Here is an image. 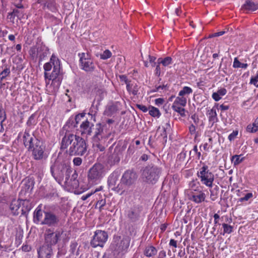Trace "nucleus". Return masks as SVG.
Listing matches in <instances>:
<instances>
[{"label":"nucleus","mask_w":258,"mask_h":258,"mask_svg":"<svg viewBox=\"0 0 258 258\" xmlns=\"http://www.w3.org/2000/svg\"><path fill=\"white\" fill-rule=\"evenodd\" d=\"M46 90L48 94L56 92L61 83L60 61L55 54H52L49 61L43 65Z\"/></svg>","instance_id":"f257e3e1"},{"label":"nucleus","mask_w":258,"mask_h":258,"mask_svg":"<svg viewBox=\"0 0 258 258\" xmlns=\"http://www.w3.org/2000/svg\"><path fill=\"white\" fill-rule=\"evenodd\" d=\"M70 146L68 152L70 155H83L87 151V146L84 139L72 134H66L61 143V149H66Z\"/></svg>","instance_id":"f03ea898"},{"label":"nucleus","mask_w":258,"mask_h":258,"mask_svg":"<svg viewBox=\"0 0 258 258\" xmlns=\"http://www.w3.org/2000/svg\"><path fill=\"white\" fill-rule=\"evenodd\" d=\"M160 170L156 167H147L142 171L141 178L143 182L148 184L156 183L158 178Z\"/></svg>","instance_id":"7ed1b4c3"},{"label":"nucleus","mask_w":258,"mask_h":258,"mask_svg":"<svg viewBox=\"0 0 258 258\" xmlns=\"http://www.w3.org/2000/svg\"><path fill=\"white\" fill-rule=\"evenodd\" d=\"M29 53L33 59L36 60L39 58V61H42L50 54L49 49L42 44H37L32 47Z\"/></svg>","instance_id":"20e7f679"},{"label":"nucleus","mask_w":258,"mask_h":258,"mask_svg":"<svg viewBox=\"0 0 258 258\" xmlns=\"http://www.w3.org/2000/svg\"><path fill=\"white\" fill-rule=\"evenodd\" d=\"M197 176L202 184L211 187L214 180V175L210 171L207 165H204L198 171Z\"/></svg>","instance_id":"39448f33"},{"label":"nucleus","mask_w":258,"mask_h":258,"mask_svg":"<svg viewBox=\"0 0 258 258\" xmlns=\"http://www.w3.org/2000/svg\"><path fill=\"white\" fill-rule=\"evenodd\" d=\"M80 66L81 69L86 72H92L95 69V66L88 53H79Z\"/></svg>","instance_id":"423d86ee"},{"label":"nucleus","mask_w":258,"mask_h":258,"mask_svg":"<svg viewBox=\"0 0 258 258\" xmlns=\"http://www.w3.org/2000/svg\"><path fill=\"white\" fill-rule=\"evenodd\" d=\"M104 166L101 164H95L92 167L88 173V179L92 182L100 180L104 175Z\"/></svg>","instance_id":"0eeeda50"},{"label":"nucleus","mask_w":258,"mask_h":258,"mask_svg":"<svg viewBox=\"0 0 258 258\" xmlns=\"http://www.w3.org/2000/svg\"><path fill=\"white\" fill-rule=\"evenodd\" d=\"M108 238L107 233L102 230H97L95 232L93 239L91 241V245L93 247L97 246L103 247Z\"/></svg>","instance_id":"6e6552de"},{"label":"nucleus","mask_w":258,"mask_h":258,"mask_svg":"<svg viewBox=\"0 0 258 258\" xmlns=\"http://www.w3.org/2000/svg\"><path fill=\"white\" fill-rule=\"evenodd\" d=\"M62 232L56 231L54 232L48 230L45 234V243L49 246L55 244L60 240Z\"/></svg>","instance_id":"1a4fd4ad"},{"label":"nucleus","mask_w":258,"mask_h":258,"mask_svg":"<svg viewBox=\"0 0 258 258\" xmlns=\"http://www.w3.org/2000/svg\"><path fill=\"white\" fill-rule=\"evenodd\" d=\"M36 143L33 145V148L30 150L32 151L34 158L36 160H40L43 157L44 147L42 143L37 140H35Z\"/></svg>","instance_id":"9d476101"},{"label":"nucleus","mask_w":258,"mask_h":258,"mask_svg":"<svg viewBox=\"0 0 258 258\" xmlns=\"http://www.w3.org/2000/svg\"><path fill=\"white\" fill-rule=\"evenodd\" d=\"M94 124L89 121L88 119L83 121L80 125V132L81 135L86 136H90L92 133Z\"/></svg>","instance_id":"9b49d317"},{"label":"nucleus","mask_w":258,"mask_h":258,"mask_svg":"<svg viewBox=\"0 0 258 258\" xmlns=\"http://www.w3.org/2000/svg\"><path fill=\"white\" fill-rule=\"evenodd\" d=\"M188 199L190 201L197 204L204 202L206 199L205 194L200 188L188 195Z\"/></svg>","instance_id":"f8f14e48"},{"label":"nucleus","mask_w":258,"mask_h":258,"mask_svg":"<svg viewBox=\"0 0 258 258\" xmlns=\"http://www.w3.org/2000/svg\"><path fill=\"white\" fill-rule=\"evenodd\" d=\"M136 177L135 172L132 171L127 170L123 174L121 181L123 184L130 185L134 183Z\"/></svg>","instance_id":"ddd939ff"},{"label":"nucleus","mask_w":258,"mask_h":258,"mask_svg":"<svg viewBox=\"0 0 258 258\" xmlns=\"http://www.w3.org/2000/svg\"><path fill=\"white\" fill-rule=\"evenodd\" d=\"M36 140L33 134H30L28 131H26L23 136V141L24 144L26 147L28 146L29 150L33 148V145L36 143Z\"/></svg>","instance_id":"4468645a"},{"label":"nucleus","mask_w":258,"mask_h":258,"mask_svg":"<svg viewBox=\"0 0 258 258\" xmlns=\"http://www.w3.org/2000/svg\"><path fill=\"white\" fill-rule=\"evenodd\" d=\"M59 221L58 218L54 214L46 213L45 214V217L42 221V224H46L49 226H55Z\"/></svg>","instance_id":"2eb2a0df"},{"label":"nucleus","mask_w":258,"mask_h":258,"mask_svg":"<svg viewBox=\"0 0 258 258\" xmlns=\"http://www.w3.org/2000/svg\"><path fill=\"white\" fill-rule=\"evenodd\" d=\"M39 258H50L52 255V251L51 246L44 245L40 247L38 251Z\"/></svg>","instance_id":"dca6fc26"},{"label":"nucleus","mask_w":258,"mask_h":258,"mask_svg":"<svg viewBox=\"0 0 258 258\" xmlns=\"http://www.w3.org/2000/svg\"><path fill=\"white\" fill-rule=\"evenodd\" d=\"M59 166V164L55 163L51 167V172L52 175L56 180L58 179L60 180L63 176V173L62 168L60 169Z\"/></svg>","instance_id":"f3484780"},{"label":"nucleus","mask_w":258,"mask_h":258,"mask_svg":"<svg viewBox=\"0 0 258 258\" xmlns=\"http://www.w3.org/2000/svg\"><path fill=\"white\" fill-rule=\"evenodd\" d=\"M242 8L245 10L254 11L258 9V3L251 0H247Z\"/></svg>","instance_id":"a211bd4d"},{"label":"nucleus","mask_w":258,"mask_h":258,"mask_svg":"<svg viewBox=\"0 0 258 258\" xmlns=\"http://www.w3.org/2000/svg\"><path fill=\"white\" fill-rule=\"evenodd\" d=\"M21 205V202L19 200H14L12 201L10 208L14 215H18L19 214L18 210L20 208Z\"/></svg>","instance_id":"6ab92c4d"},{"label":"nucleus","mask_w":258,"mask_h":258,"mask_svg":"<svg viewBox=\"0 0 258 258\" xmlns=\"http://www.w3.org/2000/svg\"><path fill=\"white\" fill-rule=\"evenodd\" d=\"M227 93V90L225 88H221L219 89L217 92H214L212 94V98L215 101H219L222 97V96L226 95Z\"/></svg>","instance_id":"aec40b11"},{"label":"nucleus","mask_w":258,"mask_h":258,"mask_svg":"<svg viewBox=\"0 0 258 258\" xmlns=\"http://www.w3.org/2000/svg\"><path fill=\"white\" fill-rule=\"evenodd\" d=\"M103 131V126L100 123H97L96 125V131L95 135L94 136V141L95 142H98L100 140V138H102V135Z\"/></svg>","instance_id":"412c9836"},{"label":"nucleus","mask_w":258,"mask_h":258,"mask_svg":"<svg viewBox=\"0 0 258 258\" xmlns=\"http://www.w3.org/2000/svg\"><path fill=\"white\" fill-rule=\"evenodd\" d=\"M245 159V157L242 155H235L231 157V161L234 166H236L242 162Z\"/></svg>","instance_id":"4be33fe9"},{"label":"nucleus","mask_w":258,"mask_h":258,"mask_svg":"<svg viewBox=\"0 0 258 258\" xmlns=\"http://www.w3.org/2000/svg\"><path fill=\"white\" fill-rule=\"evenodd\" d=\"M43 212L40 209L37 208L34 213V221L36 223L42 224Z\"/></svg>","instance_id":"5701e85b"},{"label":"nucleus","mask_w":258,"mask_h":258,"mask_svg":"<svg viewBox=\"0 0 258 258\" xmlns=\"http://www.w3.org/2000/svg\"><path fill=\"white\" fill-rule=\"evenodd\" d=\"M126 89L130 94L136 95L138 94L139 87L136 84H134L131 82L130 84H127Z\"/></svg>","instance_id":"b1692460"},{"label":"nucleus","mask_w":258,"mask_h":258,"mask_svg":"<svg viewBox=\"0 0 258 258\" xmlns=\"http://www.w3.org/2000/svg\"><path fill=\"white\" fill-rule=\"evenodd\" d=\"M187 99L186 97L178 96L173 103V105L185 106L186 104Z\"/></svg>","instance_id":"393cba45"},{"label":"nucleus","mask_w":258,"mask_h":258,"mask_svg":"<svg viewBox=\"0 0 258 258\" xmlns=\"http://www.w3.org/2000/svg\"><path fill=\"white\" fill-rule=\"evenodd\" d=\"M157 252L156 248L153 246H147L145 250V255L148 257H151L156 254Z\"/></svg>","instance_id":"a878e982"},{"label":"nucleus","mask_w":258,"mask_h":258,"mask_svg":"<svg viewBox=\"0 0 258 258\" xmlns=\"http://www.w3.org/2000/svg\"><path fill=\"white\" fill-rule=\"evenodd\" d=\"M149 113L152 117L157 118H159L161 114L157 108L151 105L149 106Z\"/></svg>","instance_id":"bb28decb"},{"label":"nucleus","mask_w":258,"mask_h":258,"mask_svg":"<svg viewBox=\"0 0 258 258\" xmlns=\"http://www.w3.org/2000/svg\"><path fill=\"white\" fill-rule=\"evenodd\" d=\"M117 109L114 105L108 106L104 111V114L107 116H111L114 114Z\"/></svg>","instance_id":"cd10ccee"},{"label":"nucleus","mask_w":258,"mask_h":258,"mask_svg":"<svg viewBox=\"0 0 258 258\" xmlns=\"http://www.w3.org/2000/svg\"><path fill=\"white\" fill-rule=\"evenodd\" d=\"M119 160L120 158L118 156L117 154L116 153H114L110 156L109 157L107 163L110 166H112L118 163Z\"/></svg>","instance_id":"c85d7f7f"},{"label":"nucleus","mask_w":258,"mask_h":258,"mask_svg":"<svg viewBox=\"0 0 258 258\" xmlns=\"http://www.w3.org/2000/svg\"><path fill=\"white\" fill-rule=\"evenodd\" d=\"M192 93V89L187 86H184L182 90H181L179 93L178 96L180 97H185Z\"/></svg>","instance_id":"c756f323"},{"label":"nucleus","mask_w":258,"mask_h":258,"mask_svg":"<svg viewBox=\"0 0 258 258\" xmlns=\"http://www.w3.org/2000/svg\"><path fill=\"white\" fill-rule=\"evenodd\" d=\"M208 117L209 121L212 122V123L217 121V113L215 109L212 108L209 110Z\"/></svg>","instance_id":"7c9ffc66"},{"label":"nucleus","mask_w":258,"mask_h":258,"mask_svg":"<svg viewBox=\"0 0 258 258\" xmlns=\"http://www.w3.org/2000/svg\"><path fill=\"white\" fill-rule=\"evenodd\" d=\"M172 60L171 57L168 56L162 59L160 58L158 59V63L162 64L164 67H167L171 64Z\"/></svg>","instance_id":"2f4dec72"},{"label":"nucleus","mask_w":258,"mask_h":258,"mask_svg":"<svg viewBox=\"0 0 258 258\" xmlns=\"http://www.w3.org/2000/svg\"><path fill=\"white\" fill-rule=\"evenodd\" d=\"M20 201H21V205H22L23 206L22 208V211H29L31 209L32 205L29 200H20Z\"/></svg>","instance_id":"473e14b6"},{"label":"nucleus","mask_w":258,"mask_h":258,"mask_svg":"<svg viewBox=\"0 0 258 258\" xmlns=\"http://www.w3.org/2000/svg\"><path fill=\"white\" fill-rule=\"evenodd\" d=\"M248 66L247 63H241L237 57H235L234 59L233 67L234 68H242L246 69Z\"/></svg>","instance_id":"72a5a7b5"},{"label":"nucleus","mask_w":258,"mask_h":258,"mask_svg":"<svg viewBox=\"0 0 258 258\" xmlns=\"http://www.w3.org/2000/svg\"><path fill=\"white\" fill-rule=\"evenodd\" d=\"M183 106H179L176 105H172V109L176 112H178L180 114V115L182 116H184L185 115V109L183 108Z\"/></svg>","instance_id":"f704fd0d"},{"label":"nucleus","mask_w":258,"mask_h":258,"mask_svg":"<svg viewBox=\"0 0 258 258\" xmlns=\"http://www.w3.org/2000/svg\"><path fill=\"white\" fill-rule=\"evenodd\" d=\"M189 189L187 191L188 195L195 192V191H197V190L199 189L200 188L199 186H197L196 183L195 181H191L189 184Z\"/></svg>","instance_id":"c9c22d12"},{"label":"nucleus","mask_w":258,"mask_h":258,"mask_svg":"<svg viewBox=\"0 0 258 258\" xmlns=\"http://www.w3.org/2000/svg\"><path fill=\"white\" fill-rule=\"evenodd\" d=\"M246 130L248 133H253L257 131L258 127L253 122L252 124H248L246 127Z\"/></svg>","instance_id":"e433bc0d"},{"label":"nucleus","mask_w":258,"mask_h":258,"mask_svg":"<svg viewBox=\"0 0 258 258\" xmlns=\"http://www.w3.org/2000/svg\"><path fill=\"white\" fill-rule=\"evenodd\" d=\"M112 56L111 52L108 49H106L105 51L103 52L102 53L100 54V58L103 60L107 59Z\"/></svg>","instance_id":"4c0bfd02"},{"label":"nucleus","mask_w":258,"mask_h":258,"mask_svg":"<svg viewBox=\"0 0 258 258\" xmlns=\"http://www.w3.org/2000/svg\"><path fill=\"white\" fill-rule=\"evenodd\" d=\"M85 113H81L75 116V117L74 118V120L75 121V124L74 125L75 126H78V124L81 121L82 119L85 117Z\"/></svg>","instance_id":"58836bf2"},{"label":"nucleus","mask_w":258,"mask_h":258,"mask_svg":"<svg viewBox=\"0 0 258 258\" xmlns=\"http://www.w3.org/2000/svg\"><path fill=\"white\" fill-rule=\"evenodd\" d=\"M78 177V174L76 172H74V173L72 175L71 180H73V183L72 185L74 188H77L79 186L78 181L77 180Z\"/></svg>","instance_id":"ea45409f"},{"label":"nucleus","mask_w":258,"mask_h":258,"mask_svg":"<svg viewBox=\"0 0 258 258\" xmlns=\"http://www.w3.org/2000/svg\"><path fill=\"white\" fill-rule=\"evenodd\" d=\"M249 84L253 85L256 87H258V70L255 75L251 77Z\"/></svg>","instance_id":"a19ab883"},{"label":"nucleus","mask_w":258,"mask_h":258,"mask_svg":"<svg viewBox=\"0 0 258 258\" xmlns=\"http://www.w3.org/2000/svg\"><path fill=\"white\" fill-rule=\"evenodd\" d=\"M222 227L224 229V233L230 234L233 231V226L229 225L226 223L222 224Z\"/></svg>","instance_id":"79ce46f5"},{"label":"nucleus","mask_w":258,"mask_h":258,"mask_svg":"<svg viewBox=\"0 0 258 258\" xmlns=\"http://www.w3.org/2000/svg\"><path fill=\"white\" fill-rule=\"evenodd\" d=\"M253 197V194L251 192L246 194L243 197H241L238 199V202H243L249 200L250 198Z\"/></svg>","instance_id":"37998d69"},{"label":"nucleus","mask_w":258,"mask_h":258,"mask_svg":"<svg viewBox=\"0 0 258 258\" xmlns=\"http://www.w3.org/2000/svg\"><path fill=\"white\" fill-rule=\"evenodd\" d=\"M10 74V69L8 68H5L1 73V75H2V77H1V80H3L4 78H5L6 77L9 76Z\"/></svg>","instance_id":"c03bdc74"},{"label":"nucleus","mask_w":258,"mask_h":258,"mask_svg":"<svg viewBox=\"0 0 258 258\" xmlns=\"http://www.w3.org/2000/svg\"><path fill=\"white\" fill-rule=\"evenodd\" d=\"M238 131H234L232 133H231L228 136V139L230 141H233L237 136L238 135Z\"/></svg>","instance_id":"a18cd8bd"},{"label":"nucleus","mask_w":258,"mask_h":258,"mask_svg":"<svg viewBox=\"0 0 258 258\" xmlns=\"http://www.w3.org/2000/svg\"><path fill=\"white\" fill-rule=\"evenodd\" d=\"M119 78L120 81L124 82L126 85V86H127V84H130L131 83V81H128L125 75H120Z\"/></svg>","instance_id":"49530a36"},{"label":"nucleus","mask_w":258,"mask_h":258,"mask_svg":"<svg viewBox=\"0 0 258 258\" xmlns=\"http://www.w3.org/2000/svg\"><path fill=\"white\" fill-rule=\"evenodd\" d=\"M105 204H106L105 200L102 199L97 202V203L96 204V206H99V209L101 211L102 210V208L105 205Z\"/></svg>","instance_id":"de8ad7c7"},{"label":"nucleus","mask_w":258,"mask_h":258,"mask_svg":"<svg viewBox=\"0 0 258 258\" xmlns=\"http://www.w3.org/2000/svg\"><path fill=\"white\" fill-rule=\"evenodd\" d=\"M73 163L76 166H80L82 163V160L80 157H76L73 159Z\"/></svg>","instance_id":"09e8293b"},{"label":"nucleus","mask_w":258,"mask_h":258,"mask_svg":"<svg viewBox=\"0 0 258 258\" xmlns=\"http://www.w3.org/2000/svg\"><path fill=\"white\" fill-rule=\"evenodd\" d=\"M137 107L138 109L142 110L144 112H146L148 110H149V107L148 108L147 106L143 104H137Z\"/></svg>","instance_id":"8fccbe9b"},{"label":"nucleus","mask_w":258,"mask_h":258,"mask_svg":"<svg viewBox=\"0 0 258 258\" xmlns=\"http://www.w3.org/2000/svg\"><path fill=\"white\" fill-rule=\"evenodd\" d=\"M148 57H149V62H150L151 66L152 67H154L155 65V61L156 60V57L153 56H151L150 55H149Z\"/></svg>","instance_id":"3c124183"},{"label":"nucleus","mask_w":258,"mask_h":258,"mask_svg":"<svg viewBox=\"0 0 258 258\" xmlns=\"http://www.w3.org/2000/svg\"><path fill=\"white\" fill-rule=\"evenodd\" d=\"M217 135L215 134L214 136H210L208 139L209 142L210 143L211 149L213 148L214 144V140L216 138Z\"/></svg>","instance_id":"603ef678"},{"label":"nucleus","mask_w":258,"mask_h":258,"mask_svg":"<svg viewBox=\"0 0 258 258\" xmlns=\"http://www.w3.org/2000/svg\"><path fill=\"white\" fill-rule=\"evenodd\" d=\"M164 102V100L163 98H159L156 99L155 100V103L157 106H160L162 105Z\"/></svg>","instance_id":"864d4df0"},{"label":"nucleus","mask_w":258,"mask_h":258,"mask_svg":"<svg viewBox=\"0 0 258 258\" xmlns=\"http://www.w3.org/2000/svg\"><path fill=\"white\" fill-rule=\"evenodd\" d=\"M191 118L192 119V120H193L195 124H197L199 123V118L198 115H196V114L192 115L191 116Z\"/></svg>","instance_id":"5fc2aeb1"},{"label":"nucleus","mask_w":258,"mask_h":258,"mask_svg":"<svg viewBox=\"0 0 258 258\" xmlns=\"http://www.w3.org/2000/svg\"><path fill=\"white\" fill-rule=\"evenodd\" d=\"M160 63H158V65H157L155 69V74L158 76H159L161 74V68L160 67Z\"/></svg>","instance_id":"6e6d98bb"},{"label":"nucleus","mask_w":258,"mask_h":258,"mask_svg":"<svg viewBox=\"0 0 258 258\" xmlns=\"http://www.w3.org/2000/svg\"><path fill=\"white\" fill-rule=\"evenodd\" d=\"M185 156L186 154L184 152H181L177 155V158L181 160H184Z\"/></svg>","instance_id":"4d7b16f0"},{"label":"nucleus","mask_w":258,"mask_h":258,"mask_svg":"<svg viewBox=\"0 0 258 258\" xmlns=\"http://www.w3.org/2000/svg\"><path fill=\"white\" fill-rule=\"evenodd\" d=\"M189 131L191 134H194L196 133V128L195 126L193 124H191L189 127Z\"/></svg>","instance_id":"13d9d810"},{"label":"nucleus","mask_w":258,"mask_h":258,"mask_svg":"<svg viewBox=\"0 0 258 258\" xmlns=\"http://www.w3.org/2000/svg\"><path fill=\"white\" fill-rule=\"evenodd\" d=\"M225 33V32L224 31H220V32H218L214 33V34H213L211 35V37H218V36H222L223 34H224Z\"/></svg>","instance_id":"bf43d9fd"},{"label":"nucleus","mask_w":258,"mask_h":258,"mask_svg":"<svg viewBox=\"0 0 258 258\" xmlns=\"http://www.w3.org/2000/svg\"><path fill=\"white\" fill-rule=\"evenodd\" d=\"M166 255V251L163 250H161L159 252L158 258H165Z\"/></svg>","instance_id":"052dcab7"},{"label":"nucleus","mask_w":258,"mask_h":258,"mask_svg":"<svg viewBox=\"0 0 258 258\" xmlns=\"http://www.w3.org/2000/svg\"><path fill=\"white\" fill-rule=\"evenodd\" d=\"M22 249L24 251H29L31 250V246L28 245H24L22 247Z\"/></svg>","instance_id":"680f3d73"},{"label":"nucleus","mask_w":258,"mask_h":258,"mask_svg":"<svg viewBox=\"0 0 258 258\" xmlns=\"http://www.w3.org/2000/svg\"><path fill=\"white\" fill-rule=\"evenodd\" d=\"M92 193L91 192L85 195H83L82 198H81V199L83 200V201H85L88 198H89V197H90L92 195Z\"/></svg>","instance_id":"e2e57ef3"},{"label":"nucleus","mask_w":258,"mask_h":258,"mask_svg":"<svg viewBox=\"0 0 258 258\" xmlns=\"http://www.w3.org/2000/svg\"><path fill=\"white\" fill-rule=\"evenodd\" d=\"M169 245L173 246L174 247H177V241L174 239H171L169 242Z\"/></svg>","instance_id":"0e129e2a"},{"label":"nucleus","mask_w":258,"mask_h":258,"mask_svg":"<svg viewBox=\"0 0 258 258\" xmlns=\"http://www.w3.org/2000/svg\"><path fill=\"white\" fill-rule=\"evenodd\" d=\"M1 118H3V120H2V122H4L6 119L5 113L2 110H0V119Z\"/></svg>","instance_id":"69168bd1"},{"label":"nucleus","mask_w":258,"mask_h":258,"mask_svg":"<svg viewBox=\"0 0 258 258\" xmlns=\"http://www.w3.org/2000/svg\"><path fill=\"white\" fill-rule=\"evenodd\" d=\"M203 149L206 151H209V149H211L210 145H208L207 143H206L203 145Z\"/></svg>","instance_id":"338daca9"},{"label":"nucleus","mask_w":258,"mask_h":258,"mask_svg":"<svg viewBox=\"0 0 258 258\" xmlns=\"http://www.w3.org/2000/svg\"><path fill=\"white\" fill-rule=\"evenodd\" d=\"M219 218H220L219 215L218 214H215L214 215L215 224L218 223V219H219Z\"/></svg>","instance_id":"774afa93"}]
</instances>
